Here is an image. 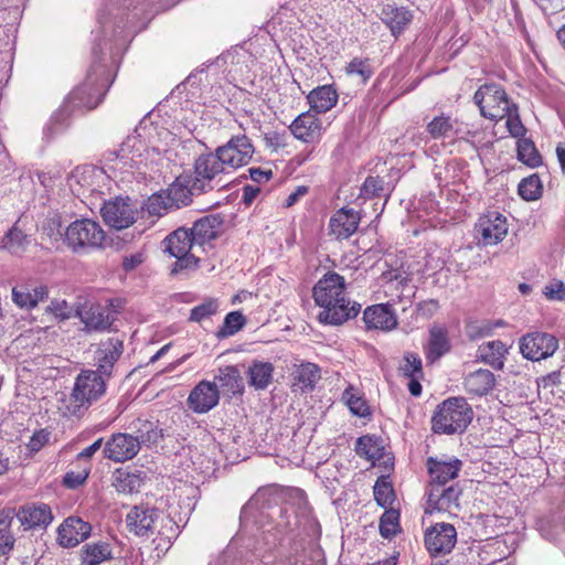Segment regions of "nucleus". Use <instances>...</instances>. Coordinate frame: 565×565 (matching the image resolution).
<instances>
[{"instance_id": "obj_38", "label": "nucleus", "mask_w": 565, "mask_h": 565, "mask_svg": "<svg viewBox=\"0 0 565 565\" xmlns=\"http://www.w3.org/2000/svg\"><path fill=\"white\" fill-rule=\"evenodd\" d=\"M427 132L433 139L450 138L458 131L455 129V121L445 115L436 116L426 127Z\"/></svg>"}, {"instance_id": "obj_45", "label": "nucleus", "mask_w": 565, "mask_h": 565, "mask_svg": "<svg viewBox=\"0 0 565 565\" xmlns=\"http://www.w3.org/2000/svg\"><path fill=\"white\" fill-rule=\"evenodd\" d=\"M345 72L348 75L359 76L363 83L367 82L374 73L370 58L360 57H354L345 66Z\"/></svg>"}, {"instance_id": "obj_46", "label": "nucleus", "mask_w": 565, "mask_h": 565, "mask_svg": "<svg viewBox=\"0 0 565 565\" xmlns=\"http://www.w3.org/2000/svg\"><path fill=\"white\" fill-rule=\"evenodd\" d=\"M398 512L394 509L386 510L380 519V533L383 537L390 539L398 531Z\"/></svg>"}, {"instance_id": "obj_5", "label": "nucleus", "mask_w": 565, "mask_h": 565, "mask_svg": "<svg viewBox=\"0 0 565 565\" xmlns=\"http://www.w3.org/2000/svg\"><path fill=\"white\" fill-rule=\"evenodd\" d=\"M106 234L99 223L82 218L72 222L65 231V241L75 253L103 246Z\"/></svg>"}, {"instance_id": "obj_52", "label": "nucleus", "mask_w": 565, "mask_h": 565, "mask_svg": "<svg viewBox=\"0 0 565 565\" xmlns=\"http://www.w3.org/2000/svg\"><path fill=\"white\" fill-rule=\"evenodd\" d=\"M12 300L21 309H32L35 307V299L31 297V290L22 287L12 289Z\"/></svg>"}, {"instance_id": "obj_59", "label": "nucleus", "mask_w": 565, "mask_h": 565, "mask_svg": "<svg viewBox=\"0 0 565 565\" xmlns=\"http://www.w3.org/2000/svg\"><path fill=\"white\" fill-rule=\"evenodd\" d=\"M561 383V372L559 371H553L540 379H537V385L541 387H548V386H555Z\"/></svg>"}, {"instance_id": "obj_53", "label": "nucleus", "mask_w": 565, "mask_h": 565, "mask_svg": "<svg viewBox=\"0 0 565 565\" xmlns=\"http://www.w3.org/2000/svg\"><path fill=\"white\" fill-rule=\"evenodd\" d=\"M355 451L359 456L367 459H375L377 457V448L374 441L369 436L358 438Z\"/></svg>"}, {"instance_id": "obj_54", "label": "nucleus", "mask_w": 565, "mask_h": 565, "mask_svg": "<svg viewBox=\"0 0 565 565\" xmlns=\"http://www.w3.org/2000/svg\"><path fill=\"white\" fill-rule=\"evenodd\" d=\"M47 311L61 320L70 319L73 315L75 316V309L65 300H53L47 307Z\"/></svg>"}, {"instance_id": "obj_56", "label": "nucleus", "mask_w": 565, "mask_h": 565, "mask_svg": "<svg viewBox=\"0 0 565 565\" xmlns=\"http://www.w3.org/2000/svg\"><path fill=\"white\" fill-rule=\"evenodd\" d=\"M543 294L548 300H563L565 299V285L562 281H552L544 287Z\"/></svg>"}, {"instance_id": "obj_48", "label": "nucleus", "mask_w": 565, "mask_h": 565, "mask_svg": "<svg viewBox=\"0 0 565 565\" xmlns=\"http://www.w3.org/2000/svg\"><path fill=\"white\" fill-rule=\"evenodd\" d=\"M217 309L218 301L214 298H209L191 310L190 320L194 322H201L202 320L216 313Z\"/></svg>"}, {"instance_id": "obj_23", "label": "nucleus", "mask_w": 565, "mask_h": 565, "mask_svg": "<svg viewBox=\"0 0 565 565\" xmlns=\"http://www.w3.org/2000/svg\"><path fill=\"white\" fill-rule=\"evenodd\" d=\"M508 347L500 340L488 341L478 347L477 359L495 370L504 367Z\"/></svg>"}, {"instance_id": "obj_18", "label": "nucleus", "mask_w": 565, "mask_h": 565, "mask_svg": "<svg viewBox=\"0 0 565 565\" xmlns=\"http://www.w3.org/2000/svg\"><path fill=\"white\" fill-rule=\"evenodd\" d=\"M426 465L430 476V488L445 486L458 476L461 468L459 459L444 461L429 457Z\"/></svg>"}, {"instance_id": "obj_47", "label": "nucleus", "mask_w": 565, "mask_h": 565, "mask_svg": "<svg viewBox=\"0 0 565 565\" xmlns=\"http://www.w3.org/2000/svg\"><path fill=\"white\" fill-rule=\"evenodd\" d=\"M399 372L405 377L423 376V364L418 354L407 352L404 355V363L399 366Z\"/></svg>"}, {"instance_id": "obj_9", "label": "nucleus", "mask_w": 565, "mask_h": 565, "mask_svg": "<svg viewBox=\"0 0 565 565\" xmlns=\"http://www.w3.org/2000/svg\"><path fill=\"white\" fill-rule=\"evenodd\" d=\"M142 143L136 137H128L117 151L107 157V167L115 174H125L137 168L141 162Z\"/></svg>"}, {"instance_id": "obj_33", "label": "nucleus", "mask_w": 565, "mask_h": 565, "mask_svg": "<svg viewBox=\"0 0 565 565\" xmlns=\"http://www.w3.org/2000/svg\"><path fill=\"white\" fill-rule=\"evenodd\" d=\"M203 193L205 192L193 189V179L189 180L186 184H184L180 179H177L168 189L167 196L171 207L173 205L179 207L180 205H188L193 195H200Z\"/></svg>"}, {"instance_id": "obj_30", "label": "nucleus", "mask_w": 565, "mask_h": 565, "mask_svg": "<svg viewBox=\"0 0 565 565\" xmlns=\"http://www.w3.org/2000/svg\"><path fill=\"white\" fill-rule=\"evenodd\" d=\"M17 516L22 524L29 527L47 525L53 519L50 507L44 503L22 508Z\"/></svg>"}, {"instance_id": "obj_25", "label": "nucleus", "mask_w": 565, "mask_h": 565, "mask_svg": "<svg viewBox=\"0 0 565 565\" xmlns=\"http://www.w3.org/2000/svg\"><path fill=\"white\" fill-rule=\"evenodd\" d=\"M221 227V217L217 215H209L196 221L189 232L196 245L202 246L204 243L215 238Z\"/></svg>"}, {"instance_id": "obj_4", "label": "nucleus", "mask_w": 565, "mask_h": 565, "mask_svg": "<svg viewBox=\"0 0 565 565\" xmlns=\"http://www.w3.org/2000/svg\"><path fill=\"white\" fill-rule=\"evenodd\" d=\"M106 392V381L97 371H83L76 380L71 394L70 411L77 414L82 408H88L92 403L100 398Z\"/></svg>"}, {"instance_id": "obj_19", "label": "nucleus", "mask_w": 565, "mask_h": 565, "mask_svg": "<svg viewBox=\"0 0 565 565\" xmlns=\"http://www.w3.org/2000/svg\"><path fill=\"white\" fill-rule=\"evenodd\" d=\"M360 215L353 209L342 207L330 218L331 233L338 239L349 238L358 230Z\"/></svg>"}, {"instance_id": "obj_32", "label": "nucleus", "mask_w": 565, "mask_h": 565, "mask_svg": "<svg viewBox=\"0 0 565 565\" xmlns=\"http://www.w3.org/2000/svg\"><path fill=\"white\" fill-rule=\"evenodd\" d=\"M307 99L313 110L326 113L335 105L338 95L332 86L323 85L312 89L308 94Z\"/></svg>"}, {"instance_id": "obj_41", "label": "nucleus", "mask_w": 565, "mask_h": 565, "mask_svg": "<svg viewBox=\"0 0 565 565\" xmlns=\"http://www.w3.org/2000/svg\"><path fill=\"white\" fill-rule=\"evenodd\" d=\"M518 158L531 168H536L542 162V158L534 142L527 138H520L518 140Z\"/></svg>"}, {"instance_id": "obj_31", "label": "nucleus", "mask_w": 565, "mask_h": 565, "mask_svg": "<svg viewBox=\"0 0 565 565\" xmlns=\"http://www.w3.org/2000/svg\"><path fill=\"white\" fill-rule=\"evenodd\" d=\"M122 353V343L119 341H109L103 344V348L97 352L98 370L97 372L103 376H109L114 363L119 359Z\"/></svg>"}, {"instance_id": "obj_35", "label": "nucleus", "mask_w": 565, "mask_h": 565, "mask_svg": "<svg viewBox=\"0 0 565 565\" xmlns=\"http://www.w3.org/2000/svg\"><path fill=\"white\" fill-rule=\"evenodd\" d=\"M291 375L294 384L300 385L302 390H312L321 377L319 366L310 362L297 365Z\"/></svg>"}, {"instance_id": "obj_44", "label": "nucleus", "mask_w": 565, "mask_h": 565, "mask_svg": "<svg viewBox=\"0 0 565 565\" xmlns=\"http://www.w3.org/2000/svg\"><path fill=\"white\" fill-rule=\"evenodd\" d=\"M541 190V180L536 174L524 178L519 184V194L526 201H534L539 199Z\"/></svg>"}, {"instance_id": "obj_1", "label": "nucleus", "mask_w": 565, "mask_h": 565, "mask_svg": "<svg viewBox=\"0 0 565 565\" xmlns=\"http://www.w3.org/2000/svg\"><path fill=\"white\" fill-rule=\"evenodd\" d=\"M315 302L322 308L319 321L339 326L358 316L361 306L351 305L345 296L344 278L337 273L326 274L313 287Z\"/></svg>"}, {"instance_id": "obj_24", "label": "nucleus", "mask_w": 565, "mask_h": 565, "mask_svg": "<svg viewBox=\"0 0 565 565\" xmlns=\"http://www.w3.org/2000/svg\"><path fill=\"white\" fill-rule=\"evenodd\" d=\"M465 388L475 396L487 395L495 385L494 374L486 369H479L465 377Z\"/></svg>"}, {"instance_id": "obj_40", "label": "nucleus", "mask_w": 565, "mask_h": 565, "mask_svg": "<svg viewBox=\"0 0 565 565\" xmlns=\"http://www.w3.org/2000/svg\"><path fill=\"white\" fill-rule=\"evenodd\" d=\"M138 426L136 430V436H134L139 444V448L141 445L151 446L157 444L161 438V430L158 429L157 425L150 420H138Z\"/></svg>"}, {"instance_id": "obj_64", "label": "nucleus", "mask_w": 565, "mask_h": 565, "mask_svg": "<svg viewBox=\"0 0 565 565\" xmlns=\"http://www.w3.org/2000/svg\"><path fill=\"white\" fill-rule=\"evenodd\" d=\"M12 521V512L10 510L0 511V531L9 532V527Z\"/></svg>"}, {"instance_id": "obj_39", "label": "nucleus", "mask_w": 565, "mask_h": 565, "mask_svg": "<svg viewBox=\"0 0 565 565\" xmlns=\"http://www.w3.org/2000/svg\"><path fill=\"white\" fill-rule=\"evenodd\" d=\"M342 401L345 405H348L353 415L359 417H365L370 415V408L365 399L354 386L350 385L344 390L342 394Z\"/></svg>"}, {"instance_id": "obj_60", "label": "nucleus", "mask_w": 565, "mask_h": 565, "mask_svg": "<svg viewBox=\"0 0 565 565\" xmlns=\"http://www.w3.org/2000/svg\"><path fill=\"white\" fill-rule=\"evenodd\" d=\"M250 179L255 182H267L270 180L273 172L271 170H262L260 168H250L249 169Z\"/></svg>"}, {"instance_id": "obj_42", "label": "nucleus", "mask_w": 565, "mask_h": 565, "mask_svg": "<svg viewBox=\"0 0 565 565\" xmlns=\"http://www.w3.org/2000/svg\"><path fill=\"white\" fill-rule=\"evenodd\" d=\"M102 100L100 96H92L90 88L84 86L75 89L68 98V103L72 104L73 107L77 108H86L94 109L99 105Z\"/></svg>"}, {"instance_id": "obj_7", "label": "nucleus", "mask_w": 565, "mask_h": 565, "mask_svg": "<svg viewBox=\"0 0 565 565\" xmlns=\"http://www.w3.org/2000/svg\"><path fill=\"white\" fill-rule=\"evenodd\" d=\"M473 100L480 114L490 120L503 119L512 106L505 90L497 84L480 86L473 95Z\"/></svg>"}, {"instance_id": "obj_62", "label": "nucleus", "mask_w": 565, "mask_h": 565, "mask_svg": "<svg viewBox=\"0 0 565 565\" xmlns=\"http://www.w3.org/2000/svg\"><path fill=\"white\" fill-rule=\"evenodd\" d=\"M13 537L10 532L0 531V555L7 554L13 546Z\"/></svg>"}, {"instance_id": "obj_15", "label": "nucleus", "mask_w": 565, "mask_h": 565, "mask_svg": "<svg viewBox=\"0 0 565 565\" xmlns=\"http://www.w3.org/2000/svg\"><path fill=\"white\" fill-rule=\"evenodd\" d=\"M220 399V392L216 383L201 381L190 393L188 403L190 408L203 414L215 407Z\"/></svg>"}, {"instance_id": "obj_36", "label": "nucleus", "mask_w": 565, "mask_h": 565, "mask_svg": "<svg viewBox=\"0 0 565 565\" xmlns=\"http://www.w3.org/2000/svg\"><path fill=\"white\" fill-rule=\"evenodd\" d=\"M215 381L231 394H242L244 390L243 379L236 366L227 365L218 370Z\"/></svg>"}, {"instance_id": "obj_57", "label": "nucleus", "mask_w": 565, "mask_h": 565, "mask_svg": "<svg viewBox=\"0 0 565 565\" xmlns=\"http://www.w3.org/2000/svg\"><path fill=\"white\" fill-rule=\"evenodd\" d=\"M492 333V327L489 323L482 324H470L467 328V334L469 339L477 340L483 337H488Z\"/></svg>"}, {"instance_id": "obj_28", "label": "nucleus", "mask_w": 565, "mask_h": 565, "mask_svg": "<svg viewBox=\"0 0 565 565\" xmlns=\"http://www.w3.org/2000/svg\"><path fill=\"white\" fill-rule=\"evenodd\" d=\"M413 15L405 8L386 4L382 9L381 20L391 29L393 35L399 34L411 22Z\"/></svg>"}, {"instance_id": "obj_34", "label": "nucleus", "mask_w": 565, "mask_h": 565, "mask_svg": "<svg viewBox=\"0 0 565 565\" xmlns=\"http://www.w3.org/2000/svg\"><path fill=\"white\" fill-rule=\"evenodd\" d=\"M84 565H99L111 558V548L106 542L87 543L82 547Z\"/></svg>"}, {"instance_id": "obj_26", "label": "nucleus", "mask_w": 565, "mask_h": 565, "mask_svg": "<svg viewBox=\"0 0 565 565\" xmlns=\"http://www.w3.org/2000/svg\"><path fill=\"white\" fill-rule=\"evenodd\" d=\"M75 316L78 317L88 329L104 330L110 326L108 316L100 306H77Z\"/></svg>"}, {"instance_id": "obj_13", "label": "nucleus", "mask_w": 565, "mask_h": 565, "mask_svg": "<svg viewBox=\"0 0 565 565\" xmlns=\"http://www.w3.org/2000/svg\"><path fill=\"white\" fill-rule=\"evenodd\" d=\"M457 542V531L449 523H436L425 534V544L434 556L450 553Z\"/></svg>"}, {"instance_id": "obj_21", "label": "nucleus", "mask_w": 565, "mask_h": 565, "mask_svg": "<svg viewBox=\"0 0 565 565\" xmlns=\"http://www.w3.org/2000/svg\"><path fill=\"white\" fill-rule=\"evenodd\" d=\"M459 495L460 490L452 486L447 489L431 487L428 491L426 511L431 513L433 511H447L452 507L458 508Z\"/></svg>"}, {"instance_id": "obj_49", "label": "nucleus", "mask_w": 565, "mask_h": 565, "mask_svg": "<svg viewBox=\"0 0 565 565\" xmlns=\"http://www.w3.org/2000/svg\"><path fill=\"white\" fill-rule=\"evenodd\" d=\"M504 118H507L505 125L511 136L518 139L523 138L526 129L520 119L516 105L512 104Z\"/></svg>"}, {"instance_id": "obj_14", "label": "nucleus", "mask_w": 565, "mask_h": 565, "mask_svg": "<svg viewBox=\"0 0 565 565\" xmlns=\"http://www.w3.org/2000/svg\"><path fill=\"white\" fill-rule=\"evenodd\" d=\"M139 452L138 440L130 434H114L105 444L104 456L115 462H125Z\"/></svg>"}, {"instance_id": "obj_63", "label": "nucleus", "mask_w": 565, "mask_h": 565, "mask_svg": "<svg viewBox=\"0 0 565 565\" xmlns=\"http://www.w3.org/2000/svg\"><path fill=\"white\" fill-rule=\"evenodd\" d=\"M141 263L142 256L140 254H135L124 258L122 267L125 268V270H132Z\"/></svg>"}, {"instance_id": "obj_43", "label": "nucleus", "mask_w": 565, "mask_h": 565, "mask_svg": "<svg viewBox=\"0 0 565 565\" xmlns=\"http://www.w3.org/2000/svg\"><path fill=\"white\" fill-rule=\"evenodd\" d=\"M374 499L382 508H387L393 503L395 499L394 489L385 477H380L376 480L374 486Z\"/></svg>"}, {"instance_id": "obj_16", "label": "nucleus", "mask_w": 565, "mask_h": 565, "mask_svg": "<svg viewBox=\"0 0 565 565\" xmlns=\"http://www.w3.org/2000/svg\"><path fill=\"white\" fill-rule=\"evenodd\" d=\"M363 321L367 329L391 331L397 326V318L388 303L367 307L363 313Z\"/></svg>"}, {"instance_id": "obj_37", "label": "nucleus", "mask_w": 565, "mask_h": 565, "mask_svg": "<svg viewBox=\"0 0 565 565\" xmlns=\"http://www.w3.org/2000/svg\"><path fill=\"white\" fill-rule=\"evenodd\" d=\"M30 244L29 237L18 227L13 226L0 241V248L12 255H21Z\"/></svg>"}, {"instance_id": "obj_61", "label": "nucleus", "mask_w": 565, "mask_h": 565, "mask_svg": "<svg viewBox=\"0 0 565 565\" xmlns=\"http://www.w3.org/2000/svg\"><path fill=\"white\" fill-rule=\"evenodd\" d=\"M102 446H103V438H98L90 446H88L84 450H82L77 455V458L78 459H89L102 448Z\"/></svg>"}, {"instance_id": "obj_58", "label": "nucleus", "mask_w": 565, "mask_h": 565, "mask_svg": "<svg viewBox=\"0 0 565 565\" xmlns=\"http://www.w3.org/2000/svg\"><path fill=\"white\" fill-rule=\"evenodd\" d=\"M88 477V472L86 470L82 472H67L64 477L63 483L70 488L75 489L82 486Z\"/></svg>"}, {"instance_id": "obj_22", "label": "nucleus", "mask_w": 565, "mask_h": 565, "mask_svg": "<svg viewBox=\"0 0 565 565\" xmlns=\"http://www.w3.org/2000/svg\"><path fill=\"white\" fill-rule=\"evenodd\" d=\"M321 121L309 111L300 114L290 125L292 135L305 142H311L319 137Z\"/></svg>"}, {"instance_id": "obj_27", "label": "nucleus", "mask_w": 565, "mask_h": 565, "mask_svg": "<svg viewBox=\"0 0 565 565\" xmlns=\"http://www.w3.org/2000/svg\"><path fill=\"white\" fill-rule=\"evenodd\" d=\"M274 365L270 362L253 361L247 370L248 384L255 390H266L273 382Z\"/></svg>"}, {"instance_id": "obj_6", "label": "nucleus", "mask_w": 565, "mask_h": 565, "mask_svg": "<svg viewBox=\"0 0 565 565\" xmlns=\"http://www.w3.org/2000/svg\"><path fill=\"white\" fill-rule=\"evenodd\" d=\"M164 250L177 260L171 269L172 274H178L185 269H193L198 266L199 258L191 254V249L196 243L190 232L185 228H178L164 239Z\"/></svg>"}, {"instance_id": "obj_51", "label": "nucleus", "mask_w": 565, "mask_h": 565, "mask_svg": "<svg viewBox=\"0 0 565 565\" xmlns=\"http://www.w3.org/2000/svg\"><path fill=\"white\" fill-rule=\"evenodd\" d=\"M384 191V181L379 177H367L361 188V196L371 199L380 196Z\"/></svg>"}, {"instance_id": "obj_2", "label": "nucleus", "mask_w": 565, "mask_h": 565, "mask_svg": "<svg viewBox=\"0 0 565 565\" xmlns=\"http://www.w3.org/2000/svg\"><path fill=\"white\" fill-rule=\"evenodd\" d=\"M472 409L462 397H451L438 405L431 419L437 434L462 433L472 420Z\"/></svg>"}, {"instance_id": "obj_3", "label": "nucleus", "mask_w": 565, "mask_h": 565, "mask_svg": "<svg viewBox=\"0 0 565 565\" xmlns=\"http://www.w3.org/2000/svg\"><path fill=\"white\" fill-rule=\"evenodd\" d=\"M226 166L216 152H209L199 156L194 162L193 189L205 193L214 189H223L227 184L224 179Z\"/></svg>"}, {"instance_id": "obj_17", "label": "nucleus", "mask_w": 565, "mask_h": 565, "mask_svg": "<svg viewBox=\"0 0 565 565\" xmlns=\"http://www.w3.org/2000/svg\"><path fill=\"white\" fill-rule=\"evenodd\" d=\"M92 526L76 516L67 518L58 527V541L64 547H73L90 534Z\"/></svg>"}, {"instance_id": "obj_29", "label": "nucleus", "mask_w": 565, "mask_h": 565, "mask_svg": "<svg viewBox=\"0 0 565 565\" xmlns=\"http://www.w3.org/2000/svg\"><path fill=\"white\" fill-rule=\"evenodd\" d=\"M450 350V343L447 337V331L438 326L429 329V339L426 347V359L429 362H435L445 353Z\"/></svg>"}, {"instance_id": "obj_10", "label": "nucleus", "mask_w": 565, "mask_h": 565, "mask_svg": "<svg viewBox=\"0 0 565 565\" xmlns=\"http://www.w3.org/2000/svg\"><path fill=\"white\" fill-rule=\"evenodd\" d=\"M215 150L225 166L232 169L247 164L254 154V146L245 135L232 137Z\"/></svg>"}, {"instance_id": "obj_55", "label": "nucleus", "mask_w": 565, "mask_h": 565, "mask_svg": "<svg viewBox=\"0 0 565 565\" xmlns=\"http://www.w3.org/2000/svg\"><path fill=\"white\" fill-rule=\"evenodd\" d=\"M171 207L168 196L152 195L147 203V210L152 215H161L162 210Z\"/></svg>"}, {"instance_id": "obj_50", "label": "nucleus", "mask_w": 565, "mask_h": 565, "mask_svg": "<svg viewBox=\"0 0 565 565\" xmlns=\"http://www.w3.org/2000/svg\"><path fill=\"white\" fill-rule=\"evenodd\" d=\"M245 323L246 319L241 312H230L224 319V323L220 333L222 335H233L239 331L245 326Z\"/></svg>"}, {"instance_id": "obj_8", "label": "nucleus", "mask_w": 565, "mask_h": 565, "mask_svg": "<svg viewBox=\"0 0 565 565\" xmlns=\"http://www.w3.org/2000/svg\"><path fill=\"white\" fill-rule=\"evenodd\" d=\"M100 213L104 222L115 228L124 230L132 225L137 220V207L129 198H115L106 201Z\"/></svg>"}, {"instance_id": "obj_12", "label": "nucleus", "mask_w": 565, "mask_h": 565, "mask_svg": "<svg viewBox=\"0 0 565 565\" xmlns=\"http://www.w3.org/2000/svg\"><path fill=\"white\" fill-rule=\"evenodd\" d=\"M476 231L480 236V242L484 246L497 245L508 234V220L503 214L497 211H490L480 216L478 223L476 224Z\"/></svg>"}, {"instance_id": "obj_20", "label": "nucleus", "mask_w": 565, "mask_h": 565, "mask_svg": "<svg viewBox=\"0 0 565 565\" xmlns=\"http://www.w3.org/2000/svg\"><path fill=\"white\" fill-rule=\"evenodd\" d=\"M158 518V511L148 507H135L126 516L127 526L136 535H148Z\"/></svg>"}, {"instance_id": "obj_11", "label": "nucleus", "mask_w": 565, "mask_h": 565, "mask_svg": "<svg viewBox=\"0 0 565 565\" xmlns=\"http://www.w3.org/2000/svg\"><path fill=\"white\" fill-rule=\"evenodd\" d=\"M558 340L550 333L534 332L524 335L520 341L522 355L532 361H540L554 354Z\"/></svg>"}]
</instances>
